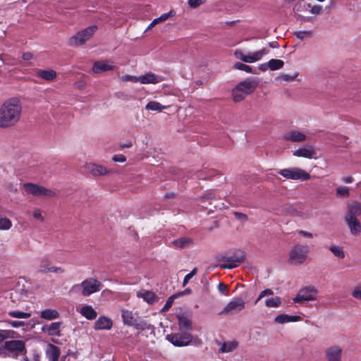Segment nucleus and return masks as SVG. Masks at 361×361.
Returning a JSON list of instances; mask_svg holds the SVG:
<instances>
[{
	"label": "nucleus",
	"instance_id": "f257e3e1",
	"mask_svg": "<svg viewBox=\"0 0 361 361\" xmlns=\"http://www.w3.org/2000/svg\"><path fill=\"white\" fill-rule=\"evenodd\" d=\"M22 105L20 99L13 97L5 101L0 107V128L14 126L20 119Z\"/></svg>",
	"mask_w": 361,
	"mask_h": 361
},
{
	"label": "nucleus",
	"instance_id": "f03ea898",
	"mask_svg": "<svg viewBox=\"0 0 361 361\" xmlns=\"http://www.w3.org/2000/svg\"><path fill=\"white\" fill-rule=\"evenodd\" d=\"M259 85L255 78H248L239 82L232 90V97L235 102H242L247 95L255 92Z\"/></svg>",
	"mask_w": 361,
	"mask_h": 361
},
{
	"label": "nucleus",
	"instance_id": "7ed1b4c3",
	"mask_svg": "<svg viewBox=\"0 0 361 361\" xmlns=\"http://www.w3.org/2000/svg\"><path fill=\"white\" fill-rule=\"evenodd\" d=\"M121 318L125 325L133 326L138 330H149L152 327L150 324L140 318L137 313L128 310H121Z\"/></svg>",
	"mask_w": 361,
	"mask_h": 361
},
{
	"label": "nucleus",
	"instance_id": "20e7f679",
	"mask_svg": "<svg viewBox=\"0 0 361 361\" xmlns=\"http://www.w3.org/2000/svg\"><path fill=\"white\" fill-rule=\"evenodd\" d=\"M97 29V26L94 25L78 32L69 38L68 44L72 47H77L85 44L93 36Z\"/></svg>",
	"mask_w": 361,
	"mask_h": 361
},
{
	"label": "nucleus",
	"instance_id": "39448f33",
	"mask_svg": "<svg viewBox=\"0 0 361 361\" xmlns=\"http://www.w3.org/2000/svg\"><path fill=\"white\" fill-rule=\"evenodd\" d=\"M309 252L306 245L296 244L293 246L289 252L288 262L292 265H300L303 264L307 258Z\"/></svg>",
	"mask_w": 361,
	"mask_h": 361
},
{
	"label": "nucleus",
	"instance_id": "423d86ee",
	"mask_svg": "<svg viewBox=\"0 0 361 361\" xmlns=\"http://www.w3.org/2000/svg\"><path fill=\"white\" fill-rule=\"evenodd\" d=\"M103 287L100 281L94 278H89L84 280L81 283L73 286V290L82 288V294L84 296H89L92 293L99 291Z\"/></svg>",
	"mask_w": 361,
	"mask_h": 361
},
{
	"label": "nucleus",
	"instance_id": "0eeeda50",
	"mask_svg": "<svg viewBox=\"0 0 361 361\" xmlns=\"http://www.w3.org/2000/svg\"><path fill=\"white\" fill-rule=\"evenodd\" d=\"M1 350L8 355L17 357L19 354H23L26 352L25 344L21 340L6 341L2 345Z\"/></svg>",
	"mask_w": 361,
	"mask_h": 361
},
{
	"label": "nucleus",
	"instance_id": "6e6552de",
	"mask_svg": "<svg viewBox=\"0 0 361 361\" xmlns=\"http://www.w3.org/2000/svg\"><path fill=\"white\" fill-rule=\"evenodd\" d=\"M23 188L27 194L33 196L47 197H55L56 196V192L54 190L37 184L27 183L23 184Z\"/></svg>",
	"mask_w": 361,
	"mask_h": 361
},
{
	"label": "nucleus",
	"instance_id": "1a4fd4ad",
	"mask_svg": "<svg viewBox=\"0 0 361 361\" xmlns=\"http://www.w3.org/2000/svg\"><path fill=\"white\" fill-rule=\"evenodd\" d=\"M269 53V50L263 48L259 51L250 52L247 54H243L242 50L236 49L234 51V56L237 59H239L244 63H252L261 60L264 55Z\"/></svg>",
	"mask_w": 361,
	"mask_h": 361
},
{
	"label": "nucleus",
	"instance_id": "9d476101",
	"mask_svg": "<svg viewBox=\"0 0 361 361\" xmlns=\"http://www.w3.org/2000/svg\"><path fill=\"white\" fill-rule=\"evenodd\" d=\"M278 173L287 179L306 180L310 178L309 173L298 167L281 169Z\"/></svg>",
	"mask_w": 361,
	"mask_h": 361
},
{
	"label": "nucleus",
	"instance_id": "9b49d317",
	"mask_svg": "<svg viewBox=\"0 0 361 361\" xmlns=\"http://www.w3.org/2000/svg\"><path fill=\"white\" fill-rule=\"evenodd\" d=\"M245 306V302L240 298H235L224 307L220 314L233 315L242 311Z\"/></svg>",
	"mask_w": 361,
	"mask_h": 361
},
{
	"label": "nucleus",
	"instance_id": "f8f14e48",
	"mask_svg": "<svg viewBox=\"0 0 361 361\" xmlns=\"http://www.w3.org/2000/svg\"><path fill=\"white\" fill-rule=\"evenodd\" d=\"M167 340L173 345L178 347L186 346L192 341V336L188 332L176 333L167 335Z\"/></svg>",
	"mask_w": 361,
	"mask_h": 361
},
{
	"label": "nucleus",
	"instance_id": "ddd939ff",
	"mask_svg": "<svg viewBox=\"0 0 361 361\" xmlns=\"http://www.w3.org/2000/svg\"><path fill=\"white\" fill-rule=\"evenodd\" d=\"M317 293V290L314 286L305 287L299 291L293 300L294 302L314 300Z\"/></svg>",
	"mask_w": 361,
	"mask_h": 361
},
{
	"label": "nucleus",
	"instance_id": "4468645a",
	"mask_svg": "<svg viewBox=\"0 0 361 361\" xmlns=\"http://www.w3.org/2000/svg\"><path fill=\"white\" fill-rule=\"evenodd\" d=\"M245 259L244 255H235L233 257H222L219 262H222L219 267L221 269H234L237 267L240 263L243 262Z\"/></svg>",
	"mask_w": 361,
	"mask_h": 361
},
{
	"label": "nucleus",
	"instance_id": "2eb2a0df",
	"mask_svg": "<svg viewBox=\"0 0 361 361\" xmlns=\"http://www.w3.org/2000/svg\"><path fill=\"white\" fill-rule=\"evenodd\" d=\"M344 220L351 235L354 236H359L361 235V221L357 219V217L345 216Z\"/></svg>",
	"mask_w": 361,
	"mask_h": 361
},
{
	"label": "nucleus",
	"instance_id": "dca6fc26",
	"mask_svg": "<svg viewBox=\"0 0 361 361\" xmlns=\"http://www.w3.org/2000/svg\"><path fill=\"white\" fill-rule=\"evenodd\" d=\"M343 349L339 345H331L325 350L326 361H342Z\"/></svg>",
	"mask_w": 361,
	"mask_h": 361
},
{
	"label": "nucleus",
	"instance_id": "f3484780",
	"mask_svg": "<svg viewBox=\"0 0 361 361\" xmlns=\"http://www.w3.org/2000/svg\"><path fill=\"white\" fill-rule=\"evenodd\" d=\"M283 137L285 140L292 142H302L307 140L305 134L295 129L287 131L283 134Z\"/></svg>",
	"mask_w": 361,
	"mask_h": 361
},
{
	"label": "nucleus",
	"instance_id": "a211bd4d",
	"mask_svg": "<svg viewBox=\"0 0 361 361\" xmlns=\"http://www.w3.org/2000/svg\"><path fill=\"white\" fill-rule=\"evenodd\" d=\"M86 171L94 176H104L109 173V171L104 166L93 163L85 164Z\"/></svg>",
	"mask_w": 361,
	"mask_h": 361
},
{
	"label": "nucleus",
	"instance_id": "6ab92c4d",
	"mask_svg": "<svg viewBox=\"0 0 361 361\" xmlns=\"http://www.w3.org/2000/svg\"><path fill=\"white\" fill-rule=\"evenodd\" d=\"M316 154V150L311 145H305L293 152V155L298 157L312 159Z\"/></svg>",
	"mask_w": 361,
	"mask_h": 361
},
{
	"label": "nucleus",
	"instance_id": "aec40b11",
	"mask_svg": "<svg viewBox=\"0 0 361 361\" xmlns=\"http://www.w3.org/2000/svg\"><path fill=\"white\" fill-rule=\"evenodd\" d=\"M347 212L345 216L357 217L361 216V202L357 200L348 202L346 205Z\"/></svg>",
	"mask_w": 361,
	"mask_h": 361
},
{
	"label": "nucleus",
	"instance_id": "412c9836",
	"mask_svg": "<svg viewBox=\"0 0 361 361\" xmlns=\"http://www.w3.org/2000/svg\"><path fill=\"white\" fill-rule=\"evenodd\" d=\"M112 326V320L107 317L102 316L94 322V329L95 330H110Z\"/></svg>",
	"mask_w": 361,
	"mask_h": 361
},
{
	"label": "nucleus",
	"instance_id": "4be33fe9",
	"mask_svg": "<svg viewBox=\"0 0 361 361\" xmlns=\"http://www.w3.org/2000/svg\"><path fill=\"white\" fill-rule=\"evenodd\" d=\"M162 80L161 78L154 73H148L138 77V82L141 84H157Z\"/></svg>",
	"mask_w": 361,
	"mask_h": 361
},
{
	"label": "nucleus",
	"instance_id": "5701e85b",
	"mask_svg": "<svg viewBox=\"0 0 361 361\" xmlns=\"http://www.w3.org/2000/svg\"><path fill=\"white\" fill-rule=\"evenodd\" d=\"M113 69L114 66L104 61H95L92 66V71L96 74L102 73Z\"/></svg>",
	"mask_w": 361,
	"mask_h": 361
},
{
	"label": "nucleus",
	"instance_id": "b1692460",
	"mask_svg": "<svg viewBox=\"0 0 361 361\" xmlns=\"http://www.w3.org/2000/svg\"><path fill=\"white\" fill-rule=\"evenodd\" d=\"M176 16V11L173 10H171L168 13H164L161 14L159 18L154 19L152 23L147 26L145 32H147L150 30L153 27L156 25L166 21L169 18L173 17Z\"/></svg>",
	"mask_w": 361,
	"mask_h": 361
},
{
	"label": "nucleus",
	"instance_id": "393cba45",
	"mask_svg": "<svg viewBox=\"0 0 361 361\" xmlns=\"http://www.w3.org/2000/svg\"><path fill=\"white\" fill-rule=\"evenodd\" d=\"M136 296L138 298H142L148 304H153L157 300L155 293L151 290H139L136 293Z\"/></svg>",
	"mask_w": 361,
	"mask_h": 361
},
{
	"label": "nucleus",
	"instance_id": "a878e982",
	"mask_svg": "<svg viewBox=\"0 0 361 361\" xmlns=\"http://www.w3.org/2000/svg\"><path fill=\"white\" fill-rule=\"evenodd\" d=\"M36 75L47 81H53L56 78V72L54 70H42L39 69L36 72Z\"/></svg>",
	"mask_w": 361,
	"mask_h": 361
},
{
	"label": "nucleus",
	"instance_id": "bb28decb",
	"mask_svg": "<svg viewBox=\"0 0 361 361\" xmlns=\"http://www.w3.org/2000/svg\"><path fill=\"white\" fill-rule=\"evenodd\" d=\"M46 355L49 361H58L60 355L59 348L53 344H49L46 350Z\"/></svg>",
	"mask_w": 361,
	"mask_h": 361
},
{
	"label": "nucleus",
	"instance_id": "cd10ccee",
	"mask_svg": "<svg viewBox=\"0 0 361 361\" xmlns=\"http://www.w3.org/2000/svg\"><path fill=\"white\" fill-rule=\"evenodd\" d=\"M300 319V316H291L286 314H281L275 317L274 322L278 324H285L288 322H298Z\"/></svg>",
	"mask_w": 361,
	"mask_h": 361
},
{
	"label": "nucleus",
	"instance_id": "c85d7f7f",
	"mask_svg": "<svg viewBox=\"0 0 361 361\" xmlns=\"http://www.w3.org/2000/svg\"><path fill=\"white\" fill-rule=\"evenodd\" d=\"M52 264V260L49 257H43L39 259L38 264V272L41 274H47V270Z\"/></svg>",
	"mask_w": 361,
	"mask_h": 361
},
{
	"label": "nucleus",
	"instance_id": "c756f323",
	"mask_svg": "<svg viewBox=\"0 0 361 361\" xmlns=\"http://www.w3.org/2000/svg\"><path fill=\"white\" fill-rule=\"evenodd\" d=\"M328 249L335 257L339 259H343L345 257V252L342 245L332 244Z\"/></svg>",
	"mask_w": 361,
	"mask_h": 361
},
{
	"label": "nucleus",
	"instance_id": "7c9ffc66",
	"mask_svg": "<svg viewBox=\"0 0 361 361\" xmlns=\"http://www.w3.org/2000/svg\"><path fill=\"white\" fill-rule=\"evenodd\" d=\"M80 312L83 317L90 320L94 319L97 316V312L90 305L82 307Z\"/></svg>",
	"mask_w": 361,
	"mask_h": 361
},
{
	"label": "nucleus",
	"instance_id": "2f4dec72",
	"mask_svg": "<svg viewBox=\"0 0 361 361\" xmlns=\"http://www.w3.org/2000/svg\"><path fill=\"white\" fill-rule=\"evenodd\" d=\"M61 322H56L51 323L49 326H47L46 331L49 336H59L61 335Z\"/></svg>",
	"mask_w": 361,
	"mask_h": 361
},
{
	"label": "nucleus",
	"instance_id": "473e14b6",
	"mask_svg": "<svg viewBox=\"0 0 361 361\" xmlns=\"http://www.w3.org/2000/svg\"><path fill=\"white\" fill-rule=\"evenodd\" d=\"M40 317L47 320H52L59 317V313L56 310L46 309L41 312Z\"/></svg>",
	"mask_w": 361,
	"mask_h": 361
},
{
	"label": "nucleus",
	"instance_id": "72a5a7b5",
	"mask_svg": "<svg viewBox=\"0 0 361 361\" xmlns=\"http://www.w3.org/2000/svg\"><path fill=\"white\" fill-rule=\"evenodd\" d=\"M173 244L176 247L184 248L191 245L192 240L191 238L182 237L173 240Z\"/></svg>",
	"mask_w": 361,
	"mask_h": 361
},
{
	"label": "nucleus",
	"instance_id": "f704fd0d",
	"mask_svg": "<svg viewBox=\"0 0 361 361\" xmlns=\"http://www.w3.org/2000/svg\"><path fill=\"white\" fill-rule=\"evenodd\" d=\"M238 345V343L237 341H233L230 342L224 343L221 348H219V353H230L234 350Z\"/></svg>",
	"mask_w": 361,
	"mask_h": 361
},
{
	"label": "nucleus",
	"instance_id": "c9c22d12",
	"mask_svg": "<svg viewBox=\"0 0 361 361\" xmlns=\"http://www.w3.org/2000/svg\"><path fill=\"white\" fill-rule=\"evenodd\" d=\"M281 298L279 296H275L272 298H268L264 300V305L267 307H279L281 305Z\"/></svg>",
	"mask_w": 361,
	"mask_h": 361
},
{
	"label": "nucleus",
	"instance_id": "e433bc0d",
	"mask_svg": "<svg viewBox=\"0 0 361 361\" xmlns=\"http://www.w3.org/2000/svg\"><path fill=\"white\" fill-rule=\"evenodd\" d=\"M178 326L181 331H188L192 329L191 321L185 317H178Z\"/></svg>",
	"mask_w": 361,
	"mask_h": 361
},
{
	"label": "nucleus",
	"instance_id": "4c0bfd02",
	"mask_svg": "<svg viewBox=\"0 0 361 361\" xmlns=\"http://www.w3.org/2000/svg\"><path fill=\"white\" fill-rule=\"evenodd\" d=\"M168 106L161 105L159 102L155 101H150L145 106L147 110L161 111L166 109Z\"/></svg>",
	"mask_w": 361,
	"mask_h": 361
},
{
	"label": "nucleus",
	"instance_id": "58836bf2",
	"mask_svg": "<svg viewBox=\"0 0 361 361\" xmlns=\"http://www.w3.org/2000/svg\"><path fill=\"white\" fill-rule=\"evenodd\" d=\"M12 226V221L8 218L0 215V231H8Z\"/></svg>",
	"mask_w": 361,
	"mask_h": 361
},
{
	"label": "nucleus",
	"instance_id": "ea45409f",
	"mask_svg": "<svg viewBox=\"0 0 361 361\" xmlns=\"http://www.w3.org/2000/svg\"><path fill=\"white\" fill-rule=\"evenodd\" d=\"M7 314L13 318L18 319H28L31 317V312H24L19 310L9 311Z\"/></svg>",
	"mask_w": 361,
	"mask_h": 361
},
{
	"label": "nucleus",
	"instance_id": "a19ab883",
	"mask_svg": "<svg viewBox=\"0 0 361 361\" xmlns=\"http://www.w3.org/2000/svg\"><path fill=\"white\" fill-rule=\"evenodd\" d=\"M284 65V62L280 59H271L268 61L269 68L271 71L281 69Z\"/></svg>",
	"mask_w": 361,
	"mask_h": 361
},
{
	"label": "nucleus",
	"instance_id": "79ce46f5",
	"mask_svg": "<svg viewBox=\"0 0 361 361\" xmlns=\"http://www.w3.org/2000/svg\"><path fill=\"white\" fill-rule=\"evenodd\" d=\"M295 36L300 40L307 39L312 37L313 32L311 30H301L294 32Z\"/></svg>",
	"mask_w": 361,
	"mask_h": 361
},
{
	"label": "nucleus",
	"instance_id": "37998d69",
	"mask_svg": "<svg viewBox=\"0 0 361 361\" xmlns=\"http://www.w3.org/2000/svg\"><path fill=\"white\" fill-rule=\"evenodd\" d=\"M336 195L338 197L347 198L350 196V190L345 186H340L336 188Z\"/></svg>",
	"mask_w": 361,
	"mask_h": 361
},
{
	"label": "nucleus",
	"instance_id": "c03bdc74",
	"mask_svg": "<svg viewBox=\"0 0 361 361\" xmlns=\"http://www.w3.org/2000/svg\"><path fill=\"white\" fill-rule=\"evenodd\" d=\"M14 334L15 332L11 330L0 329V343H1L2 341L7 338H13Z\"/></svg>",
	"mask_w": 361,
	"mask_h": 361
},
{
	"label": "nucleus",
	"instance_id": "a18cd8bd",
	"mask_svg": "<svg viewBox=\"0 0 361 361\" xmlns=\"http://www.w3.org/2000/svg\"><path fill=\"white\" fill-rule=\"evenodd\" d=\"M233 68L235 69L243 71L246 73H252V68L251 66L240 62L235 63L233 66Z\"/></svg>",
	"mask_w": 361,
	"mask_h": 361
},
{
	"label": "nucleus",
	"instance_id": "49530a36",
	"mask_svg": "<svg viewBox=\"0 0 361 361\" xmlns=\"http://www.w3.org/2000/svg\"><path fill=\"white\" fill-rule=\"evenodd\" d=\"M274 295V291L270 288H267L262 291L260 292L259 294L258 298L255 301V304H257L262 298L264 297H269Z\"/></svg>",
	"mask_w": 361,
	"mask_h": 361
},
{
	"label": "nucleus",
	"instance_id": "de8ad7c7",
	"mask_svg": "<svg viewBox=\"0 0 361 361\" xmlns=\"http://www.w3.org/2000/svg\"><path fill=\"white\" fill-rule=\"evenodd\" d=\"M65 272V269L61 267H56L54 265H51L50 267L47 270V274L49 273H54L56 274H62Z\"/></svg>",
	"mask_w": 361,
	"mask_h": 361
},
{
	"label": "nucleus",
	"instance_id": "09e8293b",
	"mask_svg": "<svg viewBox=\"0 0 361 361\" xmlns=\"http://www.w3.org/2000/svg\"><path fill=\"white\" fill-rule=\"evenodd\" d=\"M351 295L357 300H361V284L354 287L352 290Z\"/></svg>",
	"mask_w": 361,
	"mask_h": 361
},
{
	"label": "nucleus",
	"instance_id": "8fccbe9b",
	"mask_svg": "<svg viewBox=\"0 0 361 361\" xmlns=\"http://www.w3.org/2000/svg\"><path fill=\"white\" fill-rule=\"evenodd\" d=\"M5 322H6L8 324H9L10 326H11L13 328L22 327V326H24L25 324V323L22 321H13V320H10V319L5 320Z\"/></svg>",
	"mask_w": 361,
	"mask_h": 361
},
{
	"label": "nucleus",
	"instance_id": "3c124183",
	"mask_svg": "<svg viewBox=\"0 0 361 361\" xmlns=\"http://www.w3.org/2000/svg\"><path fill=\"white\" fill-rule=\"evenodd\" d=\"M206 2V0H188V6L190 8H195L200 6V5L204 4Z\"/></svg>",
	"mask_w": 361,
	"mask_h": 361
},
{
	"label": "nucleus",
	"instance_id": "603ef678",
	"mask_svg": "<svg viewBox=\"0 0 361 361\" xmlns=\"http://www.w3.org/2000/svg\"><path fill=\"white\" fill-rule=\"evenodd\" d=\"M197 269L194 268L189 274L185 275L183 279V286H185L188 281L197 274Z\"/></svg>",
	"mask_w": 361,
	"mask_h": 361
},
{
	"label": "nucleus",
	"instance_id": "864d4df0",
	"mask_svg": "<svg viewBox=\"0 0 361 361\" xmlns=\"http://www.w3.org/2000/svg\"><path fill=\"white\" fill-rule=\"evenodd\" d=\"M218 290L221 294L228 295L229 290L227 285L223 283H219L218 285Z\"/></svg>",
	"mask_w": 361,
	"mask_h": 361
},
{
	"label": "nucleus",
	"instance_id": "5fc2aeb1",
	"mask_svg": "<svg viewBox=\"0 0 361 361\" xmlns=\"http://www.w3.org/2000/svg\"><path fill=\"white\" fill-rule=\"evenodd\" d=\"M121 80L123 82L130 81V82H138V77L134 76V75H126L122 76L121 78Z\"/></svg>",
	"mask_w": 361,
	"mask_h": 361
},
{
	"label": "nucleus",
	"instance_id": "6e6d98bb",
	"mask_svg": "<svg viewBox=\"0 0 361 361\" xmlns=\"http://www.w3.org/2000/svg\"><path fill=\"white\" fill-rule=\"evenodd\" d=\"M214 198H215L214 193L212 191H209L205 195H204L202 197H201L200 200L201 201V202H204L206 200H213Z\"/></svg>",
	"mask_w": 361,
	"mask_h": 361
},
{
	"label": "nucleus",
	"instance_id": "4d7b16f0",
	"mask_svg": "<svg viewBox=\"0 0 361 361\" xmlns=\"http://www.w3.org/2000/svg\"><path fill=\"white\" fill-rule=\"evenodd\" d=\"M32 215L35 219H38L40 222H43L44 221V218L42 215V212L39 209H35Z\"/></svg>",
	"mask_w": 361,
	"mask_h": 361
},
{
	"label": "nucleus",
	"instance_id": "13d9d810",
	"mask_svg": "<svg viewBox=\"0 0 361 361\" xmlns=\"http://www.w3.org/2000/svg\"><path fill=\"white\" fill-rule=\"evenodd\" d=\"M173 301H174V296L169 297L167 299L164 307L162 308V312L167 311L171 307Z\"/></svg>",
	"mask_w": 361,
	"mask_h": 361
},
{
	"label": "nucleus",
	"instance_id": "bf43d9fd",
	"mask_svg": "<svg viewBox=\"0 0 361 361\" xmlns=\"http://www.w3.org/2000/svg\"><path fill=\"white\" fill-rule=\"evenodd\" d=\"M235 219L242 221H246L247 220V216L245 214L240 212H234Z\"/></svg>",
	"mask_w": 361,
	"mask_h": 361
},
{
	"label": "nucleus",
	"instance_id": "052dcab7",
	"mask_svg": "<svg viewBox=\"0 0 361 361\" xmlns=\"http://www.w3.org/2000/svg\"><path fill=\"white\" fill-rule=\"evenodd\" d=\"M298 75V73H295L293 75L288 74H283L281 75V78L285 81H292Z\"/></svg>",
	"mask_w": 361,
	"mask_h": 361
},
{
	"label": "nucleus",
	"instance_id": "680f3d73",
	"mask_svg": "<svg viewBox=\"0 0 361 361\" xmlns=\"http://www.w3.org/2000/svg\"><path fill=\"white\" fill-rule=\"evenodd\" d=\"M112 160L116 162H125L126 161V158L124 155L117 154L112 157Z\"/></svg>",
	"mask_w": 361,
	"mask_h": 361
},
{
	"label": "nucleus",
	"instance_id": "e2e57ef3",
	"mask_svg": "<svg viewBox=\"0 0 361 361\" xmlns=\"http://www.w3.org/2000/svg\"><path fill=\"white\" fill-rule=\"evenodd\" d=\"M322 6L319 5H315L312 7L311 8V13L315 15L319 14L322 11Z\"/></svg>",
	"mask_w": 361,
	"mask_h": 361
},
{
	"label": "nucleus",
	"instance_id": "0e129e2a",
	"mask_svg": "<svg viewBox=\"0 0 361 361\" xmlns=\"http://www.w3.org/2000/svg\"><path fill=\"white\" fill-rule=\"evenodd\" d=\"M298 233H299L300 235H302V236H303V237H305V238H312V234L311 233L307 232V231H302V230L299 231H298Z\"/></svg>",
	"mask_w": 361,
	"mask_h": 361
},
{
	"label": "nucleus",
	"instance_id": "69168bd1",
	"mask_svg": "<svg viewBox=\"0 0 361 361\" xmlns=\"http://www.w3.org/2000/svg\"><path fill=\"white\" fill-rule=\"evenodd\" d=\"M22 57L24 60L28 61L33 58V54L30 52H25L23 54Z\"/></svg>",
	"mask_w": 361,
	"mask_h": 361
},
{
	"label": "nucleus",
	"instance_id": "338daca9",
	"mask_svg": "<svg viewBox=\"0 0 361 361\" xmlns=\"http://www.w3.org/2000/svg\"><path fill=\"white\" fill-rule=\"evenodd\" d=\"M337 141H336V146L342 147L344 145V142L343 141L345 140L343 137L341 136H336Z\"/></svg>",
	"mask_w": 361,
	"mask_h": 361
},
{
	"label": "nucleus",
	"instance_id": "774afa93",
	"mask_svg": "<svg viewBox=\"0 0 361 361\" xmlns=\"http://www.w3.org/2000/svg\"><path fill=\"white\" fill-rule=\"evenodd\" d=\"M296 18H297V20H300L302 23H305V22H307V21L309 20V18L308 17H305V16H303L300 15V14L296 16Z\"/></svg>",
	"mask_w": 361,
	"mask_h": 361
}]
</instances>
